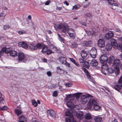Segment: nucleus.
<instances>
[{
	"label": "nucleus",
	"instance_id": "f257e3e1",
	"mask_svg": "<svg viewBox=\"0 0 122 122\" xmlns=\"http://www.w3.org/2000/svg\"><path fill=\"white\" fill-rule=\"evenodd\" d=\"M89 102L87 106V108L88 109H90L92 105L94 109L96 111L100 109L99 104L97 102L96 99L94 97L92 96L89 97Z\"/></svg>",
	"mask_w": 122,
	"mask_h": 122
},
{
	"label": "nucleus",
	"instance_id": "f03ea898",
	"mask_svg": "<svg viewBox=\"0 0 122 122\" xmlns=\"http://www.w3.org/2000/svg\"><path fill=\"white\" fill-rule=\"evenodd\" d=\"M55 28H56L59 29H62V32L65 33L69 30L73 31V30L71 29H69V27L67 24L66 23H61L59 25L55 24L54 25Z\"/></svg>",
	"mask_w": 122,
	"mask_h": 122
},
{
	"label": "nucleus",
	"instance_id": "7ed1b4c3",
	"mask_svg": "<svg viewBox=\"0 0 122 122\" xmlns=\"http://www.w3.org/2000/svg\"><path fill=\"white\" fill-rule=\"evenodd\" d=\"M108 65L105 64L102 66V72L104 75H106L108 73L112 74L114 72V69L111 67L107 68Z\"/></svg>",
	"mask_w": 122,
	"mask_h": 122
},
{
	"label": "nucleus",
	"instance_id": "20e7f679",
	"mask_svg": "<svg viewBox=\"0 0 122 122\" xmlns=\"http://www.w3.org/2000/svg\"><path fill=\"white\" fill-rule=\"evenodd\" d=\"M72 111H68L65 112V115L68 117L66 118L65 121L66 122H75V120L73 117V115L72 114Z\"/></svg>",
	"mask_w": 122,
	"mask_h": 122
},
{
	"label": "nucleus",
	"instance_id": "39448f33",
	"mask_svg": "<svg viewBox=\"0 0 122 122\" xmlns=\"http://www.w3.org/2000/svg\"><path fill=\"white\" fill-rule=\"evenodd\" d=\"M71 111L73 116H76L78 119H81L83 118L84 114L83 112L79 111L77 112L76 110H71Z\"/></svg>",
	"mask_w": 122,
	"mask_h": 122
},
{
	"label": "nucleus",
	"instance_id": "423d86ee",
	"mask_svg": "<svg viewBox=\"0 0 122 122\" xmlns=\"http://www.w3.org/2000/svg\"><path fill=\"white\" fill-rule=\"evenodd\" d=\"M114 88L118 91L122 89V76L120 78L118 81V83L114 86Z\"/></svg>",
	"mask_w": 122,
	"mask_h": 122
},
{
	"label": "nucleus",
	"instance_id": "0eeeda50",
	"mask_svg": "<svg viewBox=\"0 0 122 122\" xmlns=\"http://www.w3.org/2000/svg\"><path fill=\"white\" fill-rule=\"evenodd\" d=\"M108 59L107 55L104 54L101 56L99 58V60L100 62L103 64L102 66L106 64V63L107 62Z\"/></svg>",
	"mask_w": 122,
	"mask_h": 122
},
{
	"label": "nucleus",
	"instance_id": "6e6552de",
	"mask_svg": "<svg viewBox=\"0 0 122 122\" xmlns=\"http://www.w3.org/2000/svg\"><path fill=\"white\" fill-rule=\"evenodd\" d=\"M72 101H70L66 102V105L67 106L70 108L67 109V111H71V110H75V108L76 106L72 102Z\"/></svg>",
	"mask_w": 122,
	"mask_h": 122
},
{
	"label": "nucleus",
	"instance_id": "1a4fd4ad",
	"mask_svg": "<svg viewBox=\"0 0 122 122\" xmlns=\"http://www.w3.org/2000/svg\"><path fill=\"white\" fill-rule=\"evenodd\" d=\"M12 49L11 48H7L6 47H4L2 48L1 51V55H2L3 53L5 52V54H7L9 53L11 50Z\"/></svg>",
	"mask_w": 122,
	"mask_h": 122
},
{
	"label": "nucleus",
	"instance_id": "9d476101",
	"mask_svg": "<svg viewBox=\"0 0 122 122\" xmlns=\"http://www.w3.org/2000/svg\"><path fill=\"white\" fill-rule=\"evenodd\" d=\"M108 2L109 5L111 6L110 7L113 9H116V7L118 6L117 4L114 3L113 0H106Z\"/></svg>",
	"mask_w": 122,
	"mask_h": 122
},
{
	"label": "nucleus",
	"instance_id": "9b49d317",
	"mask_svg": "<svg viewBox=\"0 0 122 122\" xmlns=\"http://www.w3.org/2000/svg\"><path fill=\"white\" fill-rule=\"evenodd\" d=\"M97 45L100 47H104L105 46V41L103 39H100L97 41Z\"/></svg>",
	"mask_w": 122,
	"mask_h": 122
},
{
	"label": "nucleus",
	"instance_id": "f8f14e48",
	"mask_svg": "<svg viewBox=\"0 0 122 122\" xmlns=\"http://www.w3.org/2000/svg\"><path fill=\"white\" fill-rule=\"evenodd\" d=\"M114 36L113 31H109L106 34L105 36V38L106 40H109L113 37Z\"/></svg>",
	"mask_w": 122,
	"mask_h": 122
},
{
	"label": "nucleus",
	"instance_id": "ddd939ff",
	"mask_svg": "<svg viewBox=\"0 0 122 122\" xmlns=\"http://www.w3.org/2000/svg\"><path fill=\"white\" fill-rule=\"evenodd\" d=\"M89 97H88L86 96H82L81 97V102L83 104H85L89 100Z\"/></svg>",
	"mask_w": 122,
	"mask_h": 122
},
{
	"label": "nucleus",
	"instance_id": "4468645a",
	"mask_svg": "<svg viewBox=\"0 0 122 122\" xmlns=\"http://www.w3.org/2000/svg\"><path fill=\"white\" fill-rule=\"evenodd\" d=\"M97 53V50L95 48H93L90 51V55L92 57L95 58L96 57Z\"/></svg>",
	"mask_w": 122,
	"mask_h": 122
},
{
	"label": "nucleus",
	"instance_id": "2eb2a0df",
	"mask_svg": "<svg viewBox=\"0 0 122 122\" xmlns=\"http://www.w3.org/2000/svg\"><path fill=\"white\" fill-rule=\"evenodd\" d=\"M58 60L62 64H63L66 61V59L64 56L61 55L59 56Z\"/></svg>",
	"mask_w": 122,
	"mask_h": 122
},
{
	"label": "nucleus",
	"instance_id": "dca6fc26",
	"mask_svg": "<svg viewBox=\"0 0 122 122\" xmlns=\"http://www.w3.org/2000/svg\"><path fill=\"white\" fill-rule=\"evenodd\" d=\"M120 60L118 59H116L114 61L113 65L112 66H113L114 68L118 67L120 65Z\"/></svg>",
	"mask_w": 122,
	"mask_h": 122
},
{
	"label": "nucleus",
	"instance_id": "f3484780",
	"mask_svg": "<svg viewBox=\"0 0 122 122\" xmlns=\"http://www.w3.org/2000/svg\"><path fill=\"white\" fill-rule=\"evenodd\" d=\"M92 45V41H84L83 42V45L84 46L88 47L91 46Z\"/></svg>",
	"mask_w": 122,
	"mask_h": 122
},
{
	"label": "nucleus",
	"instance_id": "a211bd4d",
	"mask_svg": "<svg viewBox=\"0 0 122 122\" xmlns=\"http://www.w3.org/2000/svg\"><path fill=\"white\" fill-rule=\"evenodd\" d=\"M115 59L114 57L112 56H110L108 59V62L110 66H112L113 65L114 61Z\"/></svg>",
	"mask_w": 122,
	"mask_h": 122
},
{
	"label": "nucleus",
	"instance_id": "6ab92c4d",
	"mask_svg": "<svg viewBox=\"0 0 122 122\" xmlns=\"http://www.w3.org/2000/svg\"><path fill=\"white\" fill-rule=\"evenodd\" d=\"M47 113L48 115L52 117H54L55 116V112L52 110H48Z\"/></svg>",
	"mask_w": 122,
	"mask_h": 122
},
{
	"label": "nucleus",
	"instance_id": "aec40b11",
	"mask_svg": "<svg viewBox=\"0 0 122 122\" xmlns=\"http://www.w3.org/2000/svg\"><path fill=\"white\" fill-rule=\"evenodd\" d=\"M18 59L20 61H21L23 60L25 57V56L24 54L20 52L18 53Z\"/></svg>",
	"mask_w": 122,
	"mask_h": 122
},
{
	"label": "nucleus",
	"instance_id": "412c9836",
	"mask_svg": "<svg viewBox=\"0 0 122 122\" xmlns=\"http://www.w3.org/2000/svg\"><path fill=\"white\" fill-rule=\"evenodd\" d=\"M80 54L81 57L83 58H86L88 55L86 51H85L84 50H82L80 53Z\"/></svg>",
	"mask_w": 122,
	"mask_h": 122
},
{
	"label": "nucleus",
	"instance_id": "4be33fe9",
	"mask_svg": "<svg viewBox=\"0 0 122 122\" xmlns=\"http://www.w3.org/2000/svg\"><path fill=\"white\" fill-rule=\"evenodd\" d=\"M111 44L112 46L114 48L116 47L117 44L116 40L114 39H112L111 40Z\"/></svg>",
	"mask_w": 122,
	"mask_h": 122
},
{
	"label": "nucleus",
	"instance_id": "5701e85b",
	"mask_svg": "<svg viewBox=\"0 0 122 122\" xmlns=\"http://www.w3.org/2000/svg\"><path fill=\"white\" fill-rule=\"evenodd\" d=\"M90 65L92 66H96L98 64V62L95 60H92L90 63Z\"/></svg>",
	"mask_w": 122,
	"mask_h": 122
},
{
	"label": "nucleus",
	"instance_id": "b1692460",
	"mask_svg": "<svg viewBox=\"0 0 122 122\" xmlns=\"http://www.w3.org/2000/svg\"><path fill=\"white\" fill-rule=\"evenodd\" d=\"M19 45H20L22 47L24 48H27L28 46V45L26 43L24 42H20L19 43Z\"/></svg>",
	"mask_w": 122,
	"mask_h": 122
},
{
	"label": "nucleus",
	"instance_id": "393cba45",
	"mask_svg": "<svg viewBox=\"0 0 122 122\" xmlns=\"http://www.w3.org/2000/svg\"><path fill=\"white\" fill-rule=\"evenodd\" d=\"M17 52L15 51L11 50L10 52V56L14 57L17 56Z\"/></svg>",
	"mask_w": 122,
	"mask_h": 122
},
{
	"label": "nucleus",
	"instance_id": "a878e982",
	"mask_svg": "<svg viewBox=\"0 0 122 122\" xmlns=\"http://www.w3.org/2000/svg\"><path fill=\"white\" fill-rule=\"evenodd\" d=\"M30 49L31 50L33 51L37 49L36 45L33 44H30L29 46Z\"/></svg>",
	"mask_w": 122,
	"mask_h": 122
},
{
	"label": "nucleus",
	"instance_id": "bb28decb",
	"mask_svg": "<svg viewBox=\"0 0 122 122\" xmlns=\"http://www.w3.org/2000/svg\"><path fill=\"white\" fill-rule=\"evenodd\" d=\"M112 46L111 44L107 43L106 46V48L107 50L109 51L111 49Z\"/></svg>",
	"mask_w": 122,
	"mask_h": 122
},
{
	"label": "nucleus",
	"instance_id": "cd10ccee",
	"mask_svg": "<svg viewBox=\"0 0 122 122\" xmlns=\"http://www.w3.org/2000/svg\"><path fill=\"white\" fill-rule=\"evenodd\" d=\"M19 122H24L26 121V119L25 117L23 116H20L19 118Z\"/></svg>",
	"mask_w": 122,
	"mask_h": 122
},
{
	"label": "nucleus",
	"instance_id": "c85d7f7f",
	"mask_svg": "<svg viewBox=\"0 0 122 122\" xmlns=\"http://www.w3.org/2000/svg\"><path fill=\"white\" fill-rule=\"evenodd\" d=\"M84 117L86 119L89 120L92 118V117L91 114L88 113L85 115Z\"/></svg>",
	"mask_w": 122,
	"mask_h": 122
},
{
	"label": "nucleus",
	"instance_id": "c756f323",
	"mask_svg": "<svg viewBox=\"0 0 122 122\" xmlns=\"http://www.w3.org/2000/svg\"><path fill=\"white\" fill-rule=\"evenodd\" d=\"M116 46V47H114V48L116 49H117L118 50L122 52V45L121 44H117Z\"/></svg>",
	"mask_w": 122,
	"mask_h": 122
},
{
	"label": "nucleus",
	"instance_id": "7c9ffc66",
	"mask_svg": "<svg viewBox=\"0 0 122 122\" xmlns=\"http://www.w3.org/2000/svg\"><path fill=\"white\" fill-rule=\"evenodd\" d=\"M74 98V97L71 94H68L66 97L67 100H69L71 101H72Z\"/></svg>",
	"mask_w": 122,
	"mask_h": 122
},
{
	"label": "nucleus",
	"instance_id": "2f4dec72",
	"mask_svg": "<svg viewBox=\"0 0 122 122\" xmlns=\"http://www.w3.org/2000/svg\"><path fill=\"white\" fill-rule=\"evenodd\" d=\"M67 33L69 35L70 37L72 39H74L75 38V34L72 32H71L69 31H68Z\"/></svg>",
	"mask_w": 122,
	"mask_h": 122
},
{
	"label": "nucleus",
	"instance_id": "473e14b6",
	"mask_svg": "<svg viewBox=\"0 0 122 122\" xmlns=\"http://www.w3.org/2000/svg\"><path fill=\"white\" fill-rule=\"evenodd\" d=\"M78 46V45L77 43L74 42L71 44V48H76Z\"/></svg>",
	"mask_w": 122,
	"mask_h": 122
},
{
	"label": "nucleus",
	"instance_id": "72a5a7b5",
	"mask_svg": "<svg viewBox=\"0 0 122 122\" xmlns=\"http://www.w3.org/2000/svg\"><path fill=\"white\" fill-rule=\"evenodd\" d=\"M94 119L96 122H100L102 120V118L99 117H96L94 118Z\"/></svg>",
	"mask_w": 122,
	"mask_h": 122
},
{
	"label": "nucleus",
	"instance_id": "f704fd0d",
	"mask_svg": "<svg viewBox=\"0 0 122 122\" xmlns=\"http://www.w3.org/2000/svg\"><path fill=\"white\" fill-rule=\"evenodd\" d=\"M36 46L37 47V49L38 48L39 49H40L42 48V47L44 46L43 45L41 44L38 43L36 45Z\"/></svg>",
	"mask_w": 122,
	"mask_h": 122
},
{
	"label": "nucleus",
	"instance_id": "c9c22d12",
	"mask_svg": "<svg viewBox=\"0 0 122 122\" xmlns=\"http://www.w3.org/2000/svg\"><path fill=\"white\" fill-rule=\"evenodd\" d=\"M84 66L87 68H88L90 67V65L89 63L87 61H85L84 62Z\"/></svg>",
	"mask_w": 122,
	"mask_h": 122
},
{
	"label": "nucleus",
	"instance_id": "e433bc0d",
	"mask_svg": "<svg viewBox=\"0 0 122 122\" xmlns=\"http://www.w3.org/2000/svg\"><path fill=\"white\" fill-rule=\"evenodd\" d=\"M42 52L43 53H45L47 51V47L45 46H43L42 47Z\"/></svg>",
	"mask_w": 122,
	"mask_h": 122
},
{
	"label": "nucleus",
	"instance_id": "4c0bfd02",
	"mask_svg": "<svg viewBox=\"0 0 122 122\" xmlns=\"http://www.w3.org/2000/svg\"><path fill=\"white\" fill-rule=\"evenodd\" d=\"M46 54L49 55L52 53H53L54 52H53L52 50L51 49H49L47 50L46 51Z\"/></svg>",
	"mask_w": 122,
	"mask_h": 122
},
{
	"label": "nucleus",
	"instance_id": "58836bf2",
	"mask_svg": "<svg viewBox=\"0 0 122 122\" xmlns=\"http://www.w3.org/2000/svg\"><path fill=\"white\" fill-rule=\"evenodd\" d=\"M87 77L88 78L89 81H92V82H93L94 81V80H93V78L89 74V75H87Z\"/></svg>",
	"mask_w": 122,
	"mask_h": 122
},
{
	"label": "nucleus",
	"instance_id": "ea45409f",
	"mask_svg": "<svg viewBox=\"0 0 122 122\" xmlns=\"http://www.w3.org/2000/svg\"><path fill=\"white\" fill-rule=\"evenodd\" d=\"M82 70L85 73L87 76V75L89 74V73L88 71L86 68H82Z\"/></svg>",
	"mask_w": 122,
	"mask_h": 122
},
{
	"label": "nucleus",
	"instance_id": "a19ab883",
	"mask_svg": "<svg viewBox=\"0 0 122 122\" xmlns=\"http://www.w3.org/2000/svg\"><path fill=\"white\" fill-rule=\"evenodd\" d=\"M114 68L116 69V71L115 72V74H116L117 75H118L120 72L119 67Z\"/></svg>",
	"mask_w": 122,
	"mask_h": 122
},
{
	"label": "nucleus",
	"instance_id": "79ce46f5",
	"mask_svg": "<svg viewBox=\"0 0 122 122\" xmlns=\"http://www.w3.org/2000/svg\"><path fill=\"white\" fill-rule=\"evenodd\" d=\"M15 112L16 114H17L18 116H19V114L22 113V112L21 111L17 109H15Z\"/></svg>",
	"mask_w": 122,
	"mask_h": 122
},
{
	"label": "nucleus",
	"instance_id": "37998d69",
	"mask_svg": "<svg viewBox=\"0 0 122 122\" xmlns=\"http://www.w3.org/2000/svg\"><path fill=\"white\" fill-rule=\"evenodd\" d=\"M80 96V94L79 93H77L75 94H74V96H73L74 97H75L76 99H77L79 98Z\"/></svg>",
	"mask_w": 122,
	"mask_h": 122
},
{
	"label": "nucleus",
	"instance_id": "c03bdc74",
	"mask_svg": "<svg viewBox=\"0 0 122 122\" xmlns=\"http://www.w3.org/2000/svg\"><path fill=\"white\" fill-rule=\"evenodd\" d=\"M7 106H4L0 108V110L4 111L7 109Z\"/></svg>",
	"mask_w": 122,
	"mask_h": 122
},
{
	"label": "nucleus",
	"instance_id": "a18cd8bd",
	"mask_svg": "<svg viewBox=\"0 0 122 122\" xmlns=\"http://www.w3.org/2000/svg\"><path fill=\"white\" fill-rule=\"evenodd\" d=\"M4 101L3 98L2 97V95L1 93L0 92V103L1 104Z\"/></svg>",
	"mask_w": 122,
	"mask_h": 122
},
{
	"label": "nucleus",
	"instance_id": "49530a36",
	"mask_svg": "<svg viewBox=\"0 0 122 122\" xmlns=\"http://www.w3.org/2000/svg\"><path fill=\"white\" fill-rule=\"evenodd\" d=\"M32 105L35 107L37 106V103L34 100H32Z\"/></svg>",
	"mask_w": 122,
	"mask_h": 122
},
{
	"label": "nucleus",
	"instance_id": "de8ad7c7",
	"mask_svg": "<svg viewBox=\"0 0 122 122\" xmlns=\"http://www.w3.org/2000/svg\"><path fill=\"white\" fill-rule=\"evenodd\" d=\"M80 7V6L79 5H75L73 6L72 9L75 10H76L79 8Z\"/></svg>",
	"mask_w": 122,
	"mask_h": 122
},
{
	"label": "nucleus",
	"instance_id": "09e8293b",
	"mask_svg": "<svg viewBox=\"0 0 122 122\" xmlns=\"http://www.w3.org/2000/svg\"><path fill=\"white\" fill-rule=\"evenodd\" d=\"M101 89H103V90L106 93L107 92H109V90L107 88L103 87L102 88H101Z\"/></svg>",
	"mask_w": 122,
	"mask_h": 122
},
{
	"label": "nucleus",
	"instance_id": "8fccbe9b",
	"mask_svg": "<svg viewBox=\"0 0 122 122\" xmlns=\"http://www.w3.org/2000/svg\"><path fill=\"white\" fill-rule=\"evenodd\" d=\"M26 31H19L18 32V33L20 35L24 33H25Z\"/></svg>",
	"mask_w": 122,
	"mask_h": 122
},
{
	"label": "nucleus",
	"instance_id": "3c124183",
	"mask_svg": "<svg viewBox=\"0 0 122 122\" xmlns=\"http://www.w3.org/2000/svg\"><path fill=\"white\" fill-rule=\"evenodd\" d=\"M9 28V26L8 25H5L4 26V28L6 30L8 29Z\"/></svg>",
	"mask_w": 122,
	"mask_h": 122
},
{
	"label": "nucleus",
	"instance_id": "603ef678",
	"mask_svg": "<svg viewBox=\"0 0 122 122\" xmlns=\"http://www.w3.org/2000/svg\"><path fill=\"white\" fill-rule=\"evenodd\" d=\"M57 35L58 36L59 38V39H60V40L61 41H64L63 39L62 38V37H61L60 36V34L58 33L57 34Z\"/></svg>",
	"mask_w": 122,
	"mask_h": 122
},
{
	"label": "nucleus",
	"instance_id": "864d4df0",
	"mask_svg": "<svg viewBox=\"0 0 122 122\" xmlns=\"http://www.w3.org/2000/svg\"><path fill=\"white\" fill-rule=\"evenodd\" d=\"M70 60L73 62L74 64H75L76 63V62L75 61L74 59L72 58H70Z\"/></svg>",
	"mask_w": 122,
	"mask_h": 122
},
{
	"label": "nucleus",
	"instance_id": "5fc2aeb1",
	"mask_svg": "<svg viewBox=\"0 0 122 122\" xmlns=\"http://www.w3.org/2000/svg\"><path fill=\"white\" fill-rule=\"evenodd\" d=\"M53 95L54 97H56L57 96V92L56 91L54 92L53 93Z\"/></svg>",
	"mask_w": 122,
	"mask_h": 122
},
{
	"label": "nucleus",
	"instance_id": "6e6d98bb",
	"mask_svg": "<svg viewBox=\"0 0 122 122\" xmlns=\"http://www.w3.org/2000/svg\"><path fill=\"white\" fill-rule=\"evenodd\" d=\"M47 74L48 75V76L49 77L51 76V73L50 71H48L47 72Z\"/></svg>",
	"mask_w": 122,
	"mask_h": 122
},
{
	"label": "nucleus",
	"instance_id": "4d7b16f0",
	"mask_svg": "<svg viewBox=\"0 0 122 122\" xmlns=\"http://www.w3.org/2000/svg\"><path fill=\"white\" fill-rule=\"evenodd\" d=\"M79 60L81 63H82L84 62V61L81 58H80L79 59Z\"/></svg>",
	"mask_w": 122,
	"mask_h": 122
},
{
	"label": "nucleus",
	"instance_id": "13d9d810",
	"mask_svg": "<svg viewBox=\"0 0 122 122\" xmlns=\"http://www.w3.org/2000/svg\"><path fill=\"white\" fill-rule=\"evenodd\" d=\"M86 15L87 16L89 17H91L92 16V15L90 13H86Z\"/></svg>",
	"mask_w": 122,
	"mask_h": 122
},
{
	"label": "nucleus",
	"instance_id": "bf43d9fd",
	"mask_svg": "<svg viewBox=\"0 0 122 122\" xmlns=\"http://www.w3.org/2000/svg\"><path fill=\"white\" fill-rule=\"evenodd\" d=\"M65 65H66V66H68V67L70 66L69 64L66 61L64 63Z\"/></svg>",
	"mask_w": 122,
	"mask_h": 122
},
{
	"label": "nucleus",
	"instance_id": "052dcab7",
	"mask_svg": "<svg viewBox=\"0 0 122 122\" xmlns=\"http://www.w3.org/2000/svg\"><path fill=\"white\" fill-rule=\"evenodd\" d=\"M65 85L66 87H70L71 86V84L69 83H66V84Z\"/></svg>",
	"mask_w": 122,
	"mask_h": 122
},
{
	"label": "nucleus",
	"instance_id": "680f3d73",
	"mask_svg": "<svg viewBox=\"0 0 122 122\" xmlns=\"http://www.w3.org/2000/svg\"><path fill=\"white\" fill-rule=\"evenodd\" d=\"M50 0H48L45 3L46 5H48L50 3Z\"/></svg>",
	"mask_w": 122,
	"mask_h": 122
},
{
	"label": "nucleus",
	"instance_id": "e2e57ef3",
	"mask_svg": "<svg viewBox=\"0 0 122 122\" xmlns=\"http://www.w3.org/2000/svg\"><path fill=\"white\" fill-rule=\"evenodd\" d=\"M43 62H46L47 61V60L45 58H43L42 59Z\"/></svg>",
	"mask_w": 122,
	"mask_h": 122
},
{
	"label": "nucleus",
	"instance_id": "0e129e2a",
	"mask_svg": "<svg viewBox=\"0 0 122 122\" xmlns=\"http://www.w3.org/2000/svg\"><path fill=\"white\" fill-rule=\"evenodd\" d=\"M64 3L65 4H66V5L67 6L69 5V4L66 1H64Z\"/></svg>",
	"mask_w": 122,
	"mask_h": 122
},
{
	"label": "nucleus",
	"instance_id": "69168bd1",
	"mask_svg": "<svg viewBox=\"0 0 122 122\" xmlns=\"http://www.w3.org/2000/svg\"><path fill=\"white\" fill-rule=\"evenodd\" d=\"M62 9V8L61 7H57V9L58 10H61Z\"/></svg>",
	"mask_w": 122,
	"mask_h": 122
},
{
	"label": "nucleus",
	"instance_id": "338daca9",
	"mask_svg": "<svg viewBox=\"0 0 122 122\" xmlns=\"http://www.w3.org/2000/svg\"><path fill=\"white\" fill-rule=\"evenodd\" d=\"M28 19L30 20L31 19V16L30 15H29L28 16Z\"/></svg>",
	"mask_w": 122,
	"mask_h": 122
},
{
	"label": "nucleus",
	"instance_id": "774afa93",
	"mask_svg": "<svg viewBox=\"0 0 122 122\" xmlns=\"http://www.w3.org/2000/svg\"><path fill=\"white\" fill-rule=\"evenodd\" d=\"M120 41L122 42V37L119 38L118 39Z\"/></svg>",
	"mask_w": 122,
	"mask_h": 122
}]
</instances>
